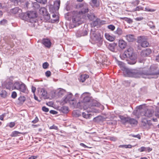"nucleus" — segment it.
<instances>
[{
	"mask_svg": "<svg viewBox=\"0 0 159 159\" xmlns=\"http://www.w3.org/2000/svg\"><path fill=\"white\" fill-rule=\"evenodd\" d=\"M18 100L19 101V103L21 104H23L26 100V98L24 96H20Z\"/></svg>",
	"mask_w": 159,
	"mask_h": 159,
	"instance_id": "36",
	"label": "nucleus"
},
{
	"mask_svg": "<svg viewBox=\"0 0 159 159\" xmlns=\"http://www.w3.org/2000/svg\"><path fill=\"white\" fill-rule=\"evenodd\" d=\"M91 1L94 6L96 7H98L99 6V4L97 3V0H91Z\"/></svg>",
	"mask_w": 159,
	"mask_h": 159,
	"instance_id": "44",
	"label": "nucleus"
},
{
	"mask_svg": "<svg viewBox=\"0 0 159 159\" xmlns=\"http://www.w3.org/2000/svg\"><path fill=\"white\" fill-rule=\"evenodd\" d=\"M42 42L43 44L46 48H50L52 43L50 39H43Z\"/></svg>",
	"mask_w": 159,
	"mask_h": 159,
	"instance_id": "12",
	"label": "nucleus"
},
{
	"mask_svg": "<svg viewBox=\"0 0 159 159\" xmlns=\"http://www.w3.org/2000/svg\"><path fill=\"white\" fill-rule=\"evenodd\" d=\"M50 113L53 115H55L57 114V112L53 110H51L50 111Z\"/></svg>",
	"mask_w": 159,
	"mask_h": 159,
	"instance_id": "64",
	"label": "nucleus"
},
{
	"mask_svg": "<svg viewBox=\"0 0 159 159\" xmlns=\"http://www.w3.org/2000/svg\"><path fill=\"white\" fill-rule=\"evenodd\" d=\"M140 2V1L139 0H136L134 2H132V4L134 6H136L138 5Z\"/></svg>",
	"mask_w": 159,
	"mask_h": 159,
	"instance_id": "55",
	"label": "nucleus"
},
{
	"mask_svg": "<svg viewBox=\"0 0 159 159\" xmlns=\"http://www.w3.org/2000/svg\"><path fill=\"white\" fill-rule=\"evenodd\" d=\"M27 16L28 18V20L29 18L30 19L29 20L30 22L33 23V22H35V21L33 20L32 21L31 20V19H35L37 17V14L36 12L35 11H29L27 12Z\"/></svg>",
	"mask_w": 159,
	"mask_h": 159,
	"instance_id": "11",
	"label": "nucleus"
},
{
	"mask_svg": "<svg viewBox=\"0 0 159 159\" xmlns=\"http://www.w3.org/2000/svg\"><path fill=\"white\" fill-rule=\"evenodd\" d=\"M138 123V121L136 120L133 118H131L130 117H129L127 123L131 125H137Z\"/></svg>",
	"mask_w": 159,
	"mask_h": 159,
	"instance_id": "21",
	"label": "nucleus"
},
{
	"mask_svg": "<svg viewBox=\"0 0 159 159\" xmlns=\"http://www.w3.org/2000/svg\"><path fill=\"white\" fill-rule=\"evenodd\" d=\"M116 121H111L108 122H107V124L109 125H114L115 124H116Z\"/></svg>",
	"mask_w": 159,
	"mask_h": 159,
	"instance_id": "62",
	"label": "nucleus"
},
{
	"mask_svg": "<svg viewBox=\"0 0 159 159\" xmlns=\"http://www.w3.org/2000/svg\"><path fill=\"white\" fill-rule=\"evenodd\" d=\"M37 2L43 4H45L47 2V0H36Z\"/></svg>",
	"mask_w": 159,
	"mask_h": 159,
	"instance_id": "56",
	"label": "nucleus"
},
{
	"mask_svg": "<svg viewBox=\"0 0 159 159\" xmlns=\"http://www.w3.org/2000/svg\"><path fill=\"white\" fill-rule=\"evenodd\" d=\"M107 28L108 29L111 30V31H113L115 28V26L112 25H108L107 26Z\"/></svg>",
	"mask_w": 159,
	"mask_h": 159,
	"instance_id": "51",
	"label": "nucleus"
},
{
	"mask_svg": "<svg viewBox=\"0 0 159 159\" xmlns=\"http://www.w3.org/2000/svg\"><path fill=\"white\" fill-rule=\"evenodd\" d=\"M147 25L152 29H154L155 28V26L154 25L153 22L152 21L148 22L147 23Z\"/></svg>",
	"mask_w": 159,
	"mask_h": 159,
	"instance_id": "40",
	"label": "nucleus"
},
{
	"mask_svg": "<svg viewBox=\"0 0 159 159\" xmlns=\"http://www.w3.org/2000/svg\"><path fill=\"white\" fill-rule=\"evenodd\" d=\"M100 105L99 103L96 100L91 99L89 104L88 105V108L86 110L88 113L91 112L97 113L98 112V110L95 108L94 107H98Z\"/></svg>",
	"mask_w": 159,
	"mask_h": 159,
	"instance_id": "5",
	"label": "nucleus"
},
{
	"mask_svg": "<svg viewBox=\"0 0 159 159\" xmlns=\"http://www.w3.org/2000/svg\"><path fill=\"white\" fill-rule=\"evenodd\" d=\"M143 10V8L140 6L137 7L135 9V11H139Z\"/></svg>",
	"mask_w": 159,
	"mask_h": 159,
	"instance_id": "52",
	"label": "nucleus"
},
{
	"mask_svg": "<svg viewBox=\"0 0 159 159\" xmlns=\"http://www.w3.org/2000/svg\"><path fill=\"white\" fill-rule=\"evenodd\" d=\"M73 95L70 93L66 95L63 98V102L65 103L68 102L70 104L75 108V106L77 105L76 101L75 98H72Z\"/></svg>",
	"mask_w": 159,
	"mask_h": 159,
	"instance_id": "7",
	"label": "nucleus"
},
{
	"mask_svg": "<svg viewBox=\"0 0 159 159\" xmlns=\"http://www.w3.org/2000/svg\"><path fill=\"white\" fill-rule=\"evenodd\" d=\"M89 75L87 74H83L81 75L79 78L80 82H84L86 80L89 78Z\"/></svg>",
	"mask_w": 159,
	"mask_h": 159,
	"instance_id": "24",
	"label": "nucleus"
},
{
	"mask_svg": "<svg viewBox=\"0 0 159 159\" xmlns=\"http://www.w3.org/2000/svg\"><path fill=\"white\" fill-rule=\"evenodd\" d=\"M32 7H33L34 9L35 10L39 9L40 6L37 2H35L32 3Z\"/></svg>",
	"mask_w": 159,
	"mask_h": 159,
	"instance_id": "35",
	"label": "nucleus"
},
{
	"mask_svg": "<svg viewBox=\"0 0 159 159\" xmlns=\"http://www.w3.org/2000/svg\"><path fill=\"white\" fill-rule=\"evenodd\" d=\"M10 12L12 14H15L22 12V10L18 7H16L10 10Z\"/></svg>",
	"mask_w": 159,
	"mask_h": 159,
	"instance_id": "20",
	"label": "nucleus"
},
{
	"mask_svg": "<svg viewBox=\"0 0 159 159\" xmlns=\"http://www.w3.org/2000/svg\"><path fill=\"white\" fill-rule=\"evenodd\" d=\"M19 88L18 90L20 91L25 93H28V91L26 86L23 83H21Z\"/></svg>",
	"mask_w": 159,
	"mask_h": 159,
	"instance_id": "18",
	"label": "nucleus"
},
{
	"mask_svg": "<svg viewBox=\"0 0 159 159\" xmlns=\"http://www.w3.org/2000/svg\"><path fill=\"white\" fill-rule=\"evenodd\" d=\"M15 123L14 122H11L8 124V126L10 128H12L15 125Z\"/></svg>",
	"mask_w": 159,
	"mask_h": 159,
	"instance_id": "61",
	"label": "nucleus"
},
{
	"mask_svg": "<svg viewBox=\"0 0 159 159\" xmlns=\"http://www.w3.org/2000/svg\"><path fill=\"white\" fill-rule=\"evenodd\" d=\"M142 125L144 126H145L147 125V123H148V120L146 118L143 119L142 121Z\"/></svg>",
	"mask_w": 159,
	"mask_h": 159,
	"instance_id": "45",
	"label": "nucleus"
},
{
	"mask_svg": "<svg viewBox=\"0 0 159 159\" xmlns=\"http://www.w3.org/2000/svg\"><path fill=\"white\" fill-rule=\"evenodd\" d=\"M145 11H149V12H153L155 11V10L150 8L148 7H146L145 8Z\"/></svg>",
	"mask_w": 159,
	"mask_h": 159,
	"instance_id": "53",
	"label": "nucleus"
},
{
	"mask_svg": "<svg viewBox=\"0 0 159 159\" xmlns=\"http://www.w3.org/2000/svg\"><path fill=\"white\" fill-rule=\"evenodd\" d=\"M19 17L22 20H28L27 12L20 13L19 14Z\"/></svg>",
	"mask_w": 159,
	"mask_h": 159,
	"instance_id": "28",
	"label": "nucleus"
},
{
	"mask_svg": "<svg viewBox=\"0 0 159 159\" xmlns=\"http://www.w3.org/2000/svg\"><path fill=\"white\" fill-rule=\"evenodd\" d=\"M141 76H148L149 78L157 79L159 75V69L158 66L155 65H151L148 70H141Z\"/></svg>",
	"mask_w": 159,
	"mask_h": 159,
	"instance_id": "1",
	"label": "nucleus"
},
{
	"mask_svg": "<svg viewBox=\"0 0 159 159\" xmlns=\"http://www.w3.org/2000/svg\"><path fill=\"white\" fill-rule=\"evenodd\" d=\"M79 8H81V10L79 11L83 15L88 13L89 11V5L86 3H83L79 4Z\"/></svg>",
	"mask_w": 159,
	"mask_h": 159,
	"instance_id": "10",
	"label": "nucleus"
},
{
	"mask_svg": "<svg viewBox=\"0 0 159 159\" xmlns=\"http://www.w3.org/2000/svg\"><path fill=\"white\" fill-rule=\"evenodd\" d=\"M125 52L128 57H129L134 54L133 53V50L132 48H129L126 51H125Z\"/></svg>",
	"mask_w": 159,
	"mask_h": 159,
	"instance_id": "27",
	"label": "nucleus"
},
{
	"mask_svg": "<svg viewBox=\"0 0 159 159\" xmlns=\"http://www.w3.org/2000/svg\"><path fill=\"white\" fill-rule=\"evenodd\" d=\"M87 16L88 18V19L91 21L93 20L96 18L93 13H92L87 14Z\"/></svg>",
	"mask_w": 159,
	"mask_h": 159,
	"instance_id": "30",
	"label": "nucleus"
},
{
	"mask_svg": "<svg viewBox=\"0 0 159 159\" xmlns=\"http://www.w3.org/2000/svg\"><path fill=\"white\" fill-rule=\"evenodd\" d=\"M22 133L18 131H13L11 135V136L12 137H16L19 135V134H21Z\"/></svg>",
	"mask_w": 159,
	"mask_h": 159,
	"instance_id": "38",
	"label": "nucleus"
},
{
	"mask_svg": "<svg viewBox=\"0 0 159 159\" xmlns=\"http://www.w3.org/2000/svg\"><path fill=\"white\" fill-rule=\"evenodd\" d=\"M129 117H125L123 116L119 115V117L121 121L123 123H128Z\"/></svg>",
	"mask_w": 159,
	"mask_h": 159,
	"instance_id": "26",
	"label": "nucleus"
},
{
	"mask_svg": "<svg viewBox=\"0 0 159 159\" xmlns=\"http://www.w3.org/2000/svg\"><path fill=\"white\" fill-rule=\"evenodd\" d=\"M154 111L152 109H147L145 111V112L143 113L145 116L150 117L152 116L153 115Z\"/></svg>",
	"mask_w": 159,
	"mask_h": 159,
	"instance_id": "17",
	"label": "nucleus"
},
{
	"mask_svg": "<svg viewBox=\"0 0 159 159\" xmlns=\"http://www.w3.org/2000/svg\"><path fill=\"white\" fill-rule=\"evenodd\" d=\"M128 57L129 58V59L133 61H136V62H137V57L134 55V54L133 55Z\"/></svg>",
	"mask_w": 159,
	"mask_h": 159,
	"instance_id": "46",
	"label": "nucleus"
},
{
	"mask_svg": "<svg viewBox=\"0 0 159 159\" xmlns=\"http://www.w3.org/2000/svg\"><path fill=\"white\" fill-rule=\"evenodd\" d=\"M105 36L106 39L110 41H113L115 40V37L114 36H111L108 33H105Z\"/></svg>",
	"mask_w": 159,
	"mask_h": 159,
	"instance_id": "25",
	"label": "nucleus"
},
{
	"mask_svg": "<svg viewBox=\"0 0 159 159\" xmlns=\"http://www.w3.org/2000/svg\"><path fill=\"white\" fill-rule=\"evenodd\" d=\"M132 147V146L130 144H128V145H120L119 146V148H131Z\"/></svg>",
	"mask_w": 159,
	"mask_h": 159,
	"instance_id": "41",
	"label": "nucleus"
},
{
	"mask_svg": "<svg viewBox=\"0 0 159 159\" xmlns=\"http://www.w3.org/2000/svg\"><path fill=\"white\" fill-rule=\"evenodd\" d=\"M121 19L127 22V23L129 24H132L133 22V20L130 18L126 17L121 18Z\"/></svg>",
	"mask_w": 159,
	"mask_h": 159,
	"instance_id": "33",
	"label": "nucleus"
},
{
	"mask_svg": "<svg viewBox=\"0 0 159 159\" xmlns=\"http://www.w3.org/2000/svg\"><path fill=\"white\" fill-rule=\"evenodd\" d=\"M125 37L126 40L129 42H133L136 40L135 36L133 34H127Z\"/></svg>",
	"mask_w": 159,
	"mask_h": 159,
	"instance_id": "16",
	"label": "nucleus"
},
{
	"mask_svg": "<svg viewBox=\"0 0 159 159\" xmlns=\"http://www.w3.org/2000/svg\"><path fill=\"white\" fill-rule=\"evenodd\" d=\"M88 34L87 31L86 30L83 29L82 30H78L77 31L75 34L77 37H80L81 36H84Z\"/></svg>",
	"mask_w": 159,
	"mask_h": 159,
	"instance_id": "14",
	"label": "nucleus"
},
{
	"mask_svg": "<svg viewBox=\"0 0 159 159\" xmlns=\"http://www.w3.org/2000/svg\"><path fill=\"white\" fill-rule=\"evenodd\" d=\"M83 116L86 119L89 118L90 117V116L91 115L90 114H86L85 112H83L82 113Z\"/></svg>",
	"mask_w": 159,
	"mask_h": 159,
	"instance_id": "50",
	"label": "nucleus"
},
{
	"mask_svg": "<svg viewBox=\"0 0 159 159\" xmlns=\"http://www.w3.org/2000/svg\"><path fill=\"white\" fill-rule=\"evenodd\" d=\"M39 121V119L37 116H36L35 119L32 121V123L33 124H35L37 123Z\"/></svg>",
	"mask_w": 159,
	"mask_h": 159,
	"instance_id": "63",
	"label": "nucleus"
},
{
	"mask_svg": "<svg viewBox=\"0 0 159 159\" xmlns=\"http://www.w3.org/2000/svg\"><path fill=\"white\" fill-rule=\"evenodd\" d=\"M117 44L115 43H110L107 46L108 49L111 51L114 52L115 51V48Z\"/></svg>",
	"mask_w": 159,
	"mask_h": 159,
	"instance_id": "22",
	"label": "nucleus"
},
{
	"mask_svg": "<svg viewBox=\"0 0 159 159\" xmlns=\"http://www.w3.org/2000/svg\"><path fill=\"white\" fill-rule=\"evenodd\" d=\"M61 111L64 113H67L69 111V108L68 107L63 106L61 107L60 109Z\"/></svg>",
	"mask_w": 159,
	"mask_h": 159,
	"instance_id": "32",
	"label": "nucleus"
},
{
	"mask_svg": "<svg viewBox=\"0 0 159 159\" xmlns=\"http://www.w3.org/2000/svg\"><path fill=\"white\" fill-rule=\"evenodd\" d=\"M11 97L13 98H15L17 96V93L16 92L14 91L12 93Z\"/></svg>",
	"mask_w": 159,
	"mask_h": 159,
	"instance_id": "60",
	"label": "nucleus"
},
{
	"mask_svg": "<svg viewBox=\"0 0 159 159\" xmlns=\"http://www.w3.org/2000/svg\"><path fill=\"white\" fill-rule=\"evenodd\" d=\"M72 21L76 25H79L81 24V20L83 15L77 11H74L73 12Z\"/></svg>",
	"mask_w": 159,
	"mask_h": 159,
	"instance_id": "6",
	"label": "nucleus"
},
{
	"mask_svg": "<svg viewBox=\"0 0 159 159\" xmlns=\"http://www.w3.org/2000/svg\"><path fill=\"white\" fill-rule=\"evenodd\" d=\"M122 70L123 71V74L126 76L134 77L141 76V70L134 69L130 70L125 67H123Z\"/></svg>",
	"mask_w": 159,
	"mask_h": 159,
	"instance_id": "4",
	"label": "nucleus"
},
{
	"mask_svg": "<svg viewBox=\"0 0 159 159\" xmlns=\"http://www.w3.org/2000/svg\"><path fill=\"white\" fill-rule=\"evenodd\" d=\"M127 63L130 65H134L136 63V61H133L129 59L127 60Z\"/></svg>",
	"mask_w": 159,
	"mask_h": 159,
	"instance_id": "43",
	"label": "nucleus"
},
{
	"mask_svg": "<svg viewBox=\"0 0 159 159\" xmlns=\"http://www.w3.org/2000/svg\"><path fill=\"white\" fill-rule=\"evenodd\" d=\"M91 42L92 44H97L100 47L103 43V39L101 34L98 32L91 30L90 33Z\"/></svg>",
	"mask_w": 159,
	"mask_h": 159,
	"instance_id": "3",
	"label": "nucleus"
},
{
	"mask_svg": "<svg viewBox=\"0 0 159 159\" xmlns=\"http://www.w3.org/2000/svg\"><path fill=\"white\" fill-rule=\"evenodd\" d=\"M120 58L122 60H124L125 59H127L128 57V56L125 53V52L123 53H121L120 55Z\"/></svg>",
	"mask_w": 159,
	"mask_h": 159,
	"instance_id": "37",
	"label": "nucleus"
},
{
	"mask_svg": "<svg viewBox=\"0 0 159 159\" xmlns=\"http://www.w3.org/2000/svg\"><path fill=\"white\" fill-rule=\"evenodd\" d=\"M155 115L156 116L159 117V107H157L155 112Z\"/></svg>",
	"mask_w": 159,
	"mask_h": 159,
	"instance_id": "49",
	"label": "nucleus"
},
{
	"mask_svg": "<svg viewBox=\"0 0 159 159\" xmlns=\"http://www.w3.org/2000/svg\"><path fill=\"white\" fill-rule=\"evenodd\" d=\"M7 21L6 19H3L0 22V24L2 25H4L7 23Z\"/></svg>",
	"mask_w": 159,
	"mask_h": 159,
	"instance_id": "54",
	"label": "nucleus"
},
{
	"mask_svg": "<svg viewBox=\"0 0 159 159\" xmlns=\"http://www.w3.org/2000/svg\"><path fill=\"white\" fill-rule=\"evenodd\" d=\"M99 18H97L96 20L93 22V25L94 26H97L101 22Z\"/></svg>",
	"mask_w": 159,
	"mask_h": 159,
	"instance_id": "39",
	"label": "nucleus"
},
{
	"mask_svg": "<svg viewBox=\"0 0 159 159\" xmlns=\"http://www.w3.org/2000/svg\"><path fill=\"white\" fill-rule=\"evenodd\" d=\"M51 72L49 70H48L45 72V75L47 77H49L50 76Z\"/></svg>",
	"mask_w": 159,
	"mask_h": 159,
	"instance_id": "58",
	"label": "nucleus"
},
{
	"mask_svg": "<svg viewBox=\"0 0 159 159\" xmlns=\"http://www.w3.org/2000/svg\"><path fill=\"white\" fill-rule=\"evenodd\" d=\"M38 91H39V95H41L42 97L43 98L45 99L47 98V93L44 89L39 88L38 89Z\"/></svg>",
	"mask_w": 159,
	"mask_h": 159,
	"instance_id": "13",
	"label": "nucleus"
},
{
	"mask_svg": "<svg viewBox=\"0 0 159 159\" xmlns=\"http://www.w3.org/2000/svg\"><path fill=\"white\" fill-rule=\"evenodd\" d=\"M60 0H56L54 2V7L52 8L54 9L58 10L60 6Z\"/></svg>",
	"mask_w": 159,
	"mask_h": 159,
	"instance_id": "29",
	"label": "nucleus"
},
{
	"mask_svg": "<svg viewBox=\"0 0 159 159\" xmlns=\"http://www.w3.org/2000/svg\"><path fill=\"white\" fill-rule=\"evenodd\" d=\"M81 101L78 102L75 106V108L84 109L86 110L88 108V104H89L91 98L86 93H83L81 96Z\"/></svg>",
	"mask_w": 159,
	"mask_h": 159,
	"instance_id": "2",
	"label": "nucleus"
},
{
	"mask_svg": "<svg viewBox=\"0 0 159 159\" xmlns=\"http://www.w3.org/2000/svg\"><path fill=\"white\" fill-rule=\"evenodd\" d=\"M42 109L43 110V111L45 112H47L49 111V109L48 108L46 107L45 106H43L42 107Z\"/></svg>",
	"mask_w": 159,
	"mask_h": 159,
	"instance_id": "59",
	"label": "nucleus"
},
{
	"mask_svg": "<svg viewBox=\"0 0 159 159\" xmlns=\"http://www.w3.org/2000/svg\"><path fill=\"white\" fill-rule=\"evenodd\" d=\"M152 51L150 49L147 48L142 50L140 53V57L139 58L138 61L142 63L144 61V58L148 56L151 53Z\"/></svg>",
	"mask_w": 159,
	"mask_h": 159,
	"instance_id": "8",
	"label": "nucleus"
},
{
	"mask_svg": "<svg viewBox=\"0 0 159 159\" xmlns=\"http://www.w3.org/2000/svg\"><path fill=\"white\" fill-rule=\"evenodd\" d=\"M115 34H117L118 36H120L123 33V31L122 29L118 27L116 30L114 32Z\"/></svg>",
	"mask_w": 159,
	"mask_h": 159,
	"instance_id": "31",
	"label": "nucleus"
},
{
	"mask_svg": "<svg viewBox=\"0 0 159 159\" xmlns=\"http://www.w3.org/2000/svg\"><path fill=\"white\" fill-rule=\"evenodd\" d=\"M49 66V64L47 62H45L43 63V67L44 69H47Z\"/></svg>",
	"mask_w": 159,
	"mask_h": 159,
	"instance_id": "47",
	"label": "nucleus"
},
{
	"mask_svg": "<svg viewBox=\"0 0 159 159\" xmlns=\"http://www.w3.org/2000/svg\"><path fill=\"white\" fill-rule=\"evenodd\" d=\"M7 92L5 91H2V92L0 93L1 97L2 98H5L7 96Z\"/></svg>",
	"mask_w": 159,
	"mask_h": 159,
	"instance_id": "42",
	"label": "nucleus"
},
{
	"mask_svg": "<svg viewBox=\"0 0 159 159\" xmlns=\"http://www.w3.org/2000/svg\"><path fill=\"white\" fill-rule=\"evenodd\" d=\"M137 42L140 44L141 46L143 48H146L148 46L149 43L145 39L144 36H140L137 38Z\"/></svg>",
	"mask_w": 159,
	"mask_h": 159,
	"instance_id": "9",
	"label": "nucleus"
},
{
	"mask_svg": "<svg viewBox=\"0 0 159 159\" xmlns=\"http://www.w3.org/2000/svg\"><path fill=\"white\" fill-rule=\"evenodd\" d=\"M21 82H20L18 81H16L13 84L12 88L13 89H16L18 90L19 89V87L21 84Z\"/></svg>",
	"mask_w": 159,
	"mask_h": 159,
	"instance_id": "23",
	"label": "nucleus"
},
{
	"mask_svg": "<svg viewBox=\"0 0 159 159\" xmlns=\"http://www.w3.org/2000/svg\"><path fill=\"white\" fill-rule=\"evenodd\" d=\"M138 150L140 152L145 151L146 152H149L152 150V148L149 147H142L139 148Z\"/></svg>",
	"mask_w": 159,
	"mask_h": 159,
	"instance_id": "19",
	"label": "nucleus"
},
{
	"mask_svg": "<svg viewBox=\"0 0 159 159\" xmlns=\"http://www.w3.org/2000/svg\"><path fill=\"white\" fill-rule=\"evenodd\" d=\"M109 139L110 140H111V141L115 142V141H116L117 140V139L116 137L113 136V137H110L109 138Z\"/></svg>",
	"mask_w": 159,
	"mask_h": 159,
	"instance_id": "57",
	"label": "nucleus"
},
{
	"mask_svg": "<svg viewBox=\"0 0 159 159\" xmlns=\"http://www.w3.org/2000/svg\"><path fill=\"white\" fill-rule=\"evenodd\" d=\"M13 85V83L11 81H9L7 82L5 84V87L6 89L10 90Z\"/></svg>",
	"mask_w": 159,
	"mask_h": 159,
	"instance_id": "34",
	"label": "nucleus"
},
{
	"mask_svg": "<svg viewBox=\"0 0 159 159\" xmlns=\"http://www.w3.org/2000/svg\"><path fill=\"white\" fill-rule=\"evenodd\" d=\"M141 91L144 93H147V88L145 87H143L141 89Z\"/></svg>",
	"mask_w": 159,
	"mask_h": 159,
	"instance_id": "48",
	"label": "nucleus"
},
{
	"mask_svg": "<svg viewBox=\"0 0 159 159\" xmlns=\"http://www.w3.org/2000/svg\"><path fill=\"white\" fill-rule=\"evenodd\" d=\"M118 46L121 49H125L127 46V43L123 39H120L118 41Z\"/></svg>",
	"mask_w": 159,
	"mask_h": 159,
	"instance_id": "15",
	"label": "nucleus"
}]
</instances>
